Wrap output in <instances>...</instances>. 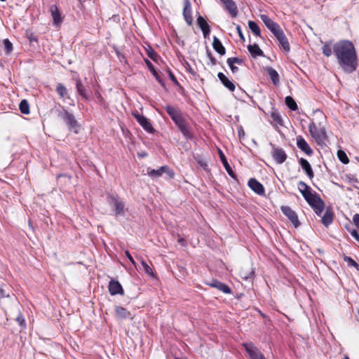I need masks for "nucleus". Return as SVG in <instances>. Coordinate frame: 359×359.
Listing matches in <instances>:
<instances>
[{"label": "nucleus", "instance_id": "1", "mask_svg": "<svg viewBox=\"0 0 359 359\" xmlns=\"http://www.w3.org/2000/svg\"><path fill=\"white\" fill-rule=\"evenodd\" d=\"M333 53L339 67L346 73L355 72L358 65L357 51L352 41L340 40L333 45Z\"/></svg>", "mask_w": 359, "mask_h": 359}, {"label": "nucleus", "instance_id": "2", "mask_svg": "<svg viewBox=\"0 0 359 359\" xmlns=\"http://www.w3.org/2000/svg\"><path fill=\"white\" fill-rule=\"evenodd\" d=\"M298 189L315 212L320 216L325 208L323 201L316 193H313L311 187L302 181L298 183Z\"/></svg>", "mask_w": 359, "mask_h": 359}, {"label": "nucleus", "instance_id": "3", "mask_svg": "<svg viewBox=\"0 0 359 359\" xmlns=\"http://www.w3.org/2000/svg\"><path fill=\"white\" fill-rule=\"evenodd\" d=\"M107 203L111 208L112 215L117 216H125L127 208L125 202L117 195L108 194L107 196Z\"/></svg>", "mask_w": 359, "mask_h": 359}, {"label": "nucleus", "instance_id": "4", "mask_svg": "<svg viewBox=\"0 0 359 359\" xmlns=\"http://www.w3.org/2000/svg\"><path fill=\"white\" fill-rule=\"evenodd\" d=\"M309 130L318 144L324 143L327 140L325 128L321 123L316 125L314 122H311L309 126Z\"/></svg>", "mask_w": 359, "mask_h": 359}, {"label": "nucleus", "instance_id": "5", "mask_svg": "<svg viewBox=\"0 0 359 359\" xmlns=\"http://www.w3.org/2000/svg\"><path fill=\"white\" fill-rule=\"evenodd\" d=\"M57 116L62 119L69 130H74L76 133H78L79 123L74 116L67 111L65 109L57 110Z\"/></svg>", "mask_w": 359, "mask_h": 359}, {"label": "nucleus", "instance_id": "6", "mask_svg": "<svg viewBox=\"0 0 359 359\" xmlns=\"http://www.w3.org/2000/svg\"><path fill=\"white\" fill-rule=\"evenodd\" d=\"M260 18L265 26L273 33L276 38L283 32L280 25L275 22L267 15L262 14L260 15Z\"/></svg>", "mask_w": 359, "mask_h": 359}, {"label": "nucleus", "instance_id": "7", "mask_svg": "<svg viewBox=\"0 0 359 359\" xmlns=\"http://www.w3.org/2000/svg\"><path fill=\"white\" fill-rule=\"evenodd\" d=\"M243 346L250 359H266L259 349L252 343H245L243 344Z\"/></svg>", "mask_w": 359, "mask_h": 359}, {"label": "nucleus", "instance_id": "8", "mask_svg": "<svg viewBox=\"0 0 359 359\" xmlns=\"http://www.w3.org/2000/svg\"><path fill=\"white\" fill-rule=\"evenodd\" d=\"M163 173H166L169 178H172L175 175L173 170L167 165L161 166L157 170L148 169L147 170V174L152 178H158Z\"/></svg>", "mask_w": 359, "mask_h": 359}, {"label": "nucleus", "instance_id": "9", "mask_svg": "<svg viewBox=\"0 0 359 359\" xmlns=\"http://www.w3.org/2000/svg\"><path fill=\"white\" fill-rule=\"evenodd\" d=\"M280 209L282 212L289 219L295 228L299 226L298 216L294 210L289 206H282Z\"/></svg>", "mask_w": 359, "mask_h": 359}, {"label": "nucleus", "instance_id": "10", "mask_svg": "<svg viewBox=\"0 0 359 359\" xmlns=\"http://www.w3.org/2000/svg\"><path fill=\"white\" fill-rule=\"evenodd\" d=\"M183 16L187 25H191L193 18L191 5L189 0H184Z\"/></svg>", "mask_w": 359, "mask_h": 359}, {"label": "nucleus", "instance_id": "11", "mask_svg": "<svg viewBox=\"0 0 359 359\" xmlns=\"http://www.w3.org/2000/svg\"><path fill=\"white\" fill-rule=\"evenodd\" d=\"M133 115L145 130L147 132H151L153 130L151 123L145 116L138 112L133 113Z\"/></svg>", "mask_w": 359, "mask_h": 359}, {"label": "nucleus", "instance_id": "12", "mask_svg": "<svg viewBox=\"0 0 359 359\" xmlns=\"http://www.w3.org/2000/svg\"><path fill=\"white\" fill-rule=\"evenodd\" d=\"M206 284L211 287L217 289L224 294H230L231 292V288L227 285L217 280L213 279L210 282H207Z\"/></svg>", "mask_w": 359, "mask_h": 359}, {"label": "nucleus", "instance_id": "13", "mask_svg": "<svg viewBox=\"0 0 359 359\" xmlns=\"http://www.w3.org/2000/svg\"><path fill=\"white\" fill-rule=\"evenodd\" d=\"M175 123L177 126L178 128L186 138H191L192 135L189 131V126L183 116L175 121Z\"/></svg>", "mask_w": 359, "mask_h": 359}, {"label": "nucleus", "instance_id": "14", "mask_svg": "<svg viewBox=\"0 0 359 359\" xmlns=\"http://www.w3.org/2000/svg\"><path fill=\"white\" fill-rule=\"evenodd\" d=\"M50 12L53 18V24L55 27H58L62 22L61 13L56 5H51Z\"/></svg>", "mask_w": 359, "mask_h": 359}, {"label": "nucleus", "instance_id": "15", "mask_svg": "<svg viewBox=\"0 0 359 359\" xmlns=\"http://www.w3.org/2000/svg\"><path fill=\"white\" fill-rule=\"evenodd\" d=\"M297 146L306 155L311 156L313 153L309 144L301 135H299L297 137Z\"/></svg>", "mask_w": 359, "mask_h": 359}, {"label": "nucleus", "instance_id": "16", "mask_svg": "<svg viewBox=\"0 0 359 359\" xmlns=\"http://www.w3.org/2000/svg\"><path fill=\"white\" fill-rule=\"evenodd\" d=\"M249 187L257 194L262 196L264 194V188L263 185L255 178L249 180L248 183Z\"/></svg>", "mask_w": 359, "mask_h": 359}, {"label": "nucleus", "instance_id": "17", "mask_svg": "<svg viewBox=\"0 0 359 359\" xmlns=\"http://www.w3.org/2000/svg\"><path fill=\"white\" fill-rule=\"evenodd\" d=\"M272 156L274 161L278 164L283 163L287 158L285 151L281 148L273 147Z\"/></svg>", "mask_w": 359, "mask_h": 359}, {"label": "nucleus", "instance_id": "18", "mask_svg": "<svg viewBox=\"0 0 359 359\" xmlns=\"http://www.w3.org/2000/svg\"><path fill=\"white\" fill-rule=\"evenodd\" d=\"M224 5L226 10L232 18H236L238 15V8L236 3L233 0H220Z\"/></svg>", "mask_w": 359, "mask_h": 359}, {"label": "nucleus", "instance_id": "19", "mask_svg": "<svg viewBox=\"0 0 359 359\" xmlns=\"http://www.w3.org/2000/svg\"><path fill=\"white\" fill-rule=\"evenodd\" d=\"M109 292L111 295L123 294V289L120 283L115 280H111L109 283Z\"/></svg>", "mask_w": 359, "mask_h": 359}, {"label": "nucleus", "instance_id": "20", "mask_svg": "<svg viewBox=\"0 0 359 359\" xmlns=\"http://www.w3.org/2000/svg\"><path fill=\"white\" fill-rule=\"evenodd\" d=\"M114 311L115 317L118 319L123 320L126 318H133L131 313L122 306H115Z\"/></svg>", "mask_w": 359, "mask_h": 359}, {"label": "nucleus", "instance_id": "21", "mask_svg": "<svg viewBox=\"0 0 359 359\" xmlns=\"http://www.w3.org/2000/svg\"><path fill=\"white\" fill-rule=\"evenodd\" d=\"M299 163L302 168L305 171L307 176L309 177V179L312 180L314 177V173L309 161L303 158H301L299 160Z\"/></svg>", "mask_w": 359, "mask_h": 359}, {"label": "nucleus", "instance_id": "22", "mask_svg": "<svg viewBox=\"0 0 359 359\" xmlns=\"http://www.w3.org/2000/svg\"><path fill=\"white\" fill-rule=\"evenodd\" d=\"M167 113L169 114V116L171 117L172 120L175 122L178 119L182 117V115L180 110L171 105H167L165 107Z\"/></svg>", "mask_w": 359, "mask_h": 359}, {"label": "nucleus", "instance_id": "23", "mask_svg": "<svg viewBox=\"0 0 359 359\" xmlns=\"http://www.w3.org/2000/svg\"><path fill=\"white\" fill-rule=\"evenodd\" d=\"M217 76L222 83L230 91H233L235 90L236 87L233 83L231 82L223 73H218Z\"/></svg>", "mask_w": 359, "mask_h": 359}, {"label": "nucleus", "instance_id": "24", "mask_svg": "<svg viewBox=\"0 0 359 359\" xmlns=\"http://www.w3.org/2000/svg\"><path fill=\"white\" fill-rule=\"evenodd\" d=\"M76 88L78 93L85 100H88L89 95L87 93V90L84 86L83 85L81 79L79 78H76Z\"/></svg>", "mask_w": 359, "mask_h": 359}, {"label": "nucleus", "instance_id": "25", "mask_svg": "<svg viewBox=\"0 0 359 359\" xmlns=\"http://www.w3.org/2000/svg\"><path fill=\"white\" fill-rule=\"evenodd\" d=\"M276 39L278 41L280 46L284 50V51H285L286 53L290 52V43L284 32H283L281 34L277 36Z\"/></svg>", "mask_w": 359, "mask_h": 359}, {"label": "nucleus", "instance_id": "26", "mask_svg": "<svg viewBox=\"0 0 359 359\" xmlns=\"http://www.w3.org/2000/svg\"><path fill=\"white\" fill-rule=\"evenodd\" d=\"M212 47L214 50L219 55H224L226 53V49L217 36L213 37Z\"/></svg>", "mask_w": 359, "mask_h": 359}, {"label": "nucleus", "instance_id": "27", "mask_svg": "<svg viewBox=\"0 0 359 359\" xmlns=\"http://www.w3.org/2000/svg\"><path fill=\"white\" fill-rule=\"evenodd\" d=\"M248 50L253 57H256L257 56H264L263 51L260 49L257 44L255 43L253 45L248 46Z\"/></svg>", "mask_w": 359, "mask_h": 359}, {"label": "nucleus", "instance_id": "28", "mask_svg": "<svg viewBox=\"0 0 359 359\" xmlns=\"http://www.w3.org/2000/svg\"><path fill=\"white\" fill-rule=\"evenodd\" d=\"M322 223L328 226L333 222V212L332 210L327 209L321 219Z\"/></svg>", "mask_w": 359, "mask_h": 359}, {"label": "nucleus", "instance_id": "29", "mask_svg": "<svg viewBox=\"0 0 359 359\" xmlns=\"http://www.w3.org/2000/svg\"><path fill=\"white\" fill-rule=\"evenodd\" d=\"M219 157L220 159L225 168V170H226L227 173L232 177L235 178V175L233 173V170L231 169L230 165L227 162V160L224 156V154L222 153L221 150H219Z\"/></svg>", "mask_w": 359, "mask_h": 359}, {"label": "nucleus", "instance_id": "30", "mask_svg": "<svg viewBox=\"0 0 359 359\" xmlns=\"http://www.w3.org/2000/svg\"><path fill=\"white\" fill-rule=\"evenodd\" d=\"M266 72L274 85L279 83V75L276 69L272 67H267Z\"/></svg>", "mask_w": 359, "mask_h": 359}, {"label": "nucleus", "instance_id": "31", "mask_svg": "<svg viewBox=\"0 0 359 359\" xmlns=\"http://www.w3.org/2000/svg\"><path fill=\"white\" fill-rule=\"evenodd\" d=\"M254 275V270L252 268L241 269L239 272V276L244 280L251 278Z\"/></svg>", "mask_w": 359, "mask_h": 359}, {"label": "nucleus", "instance_id": "32", "mask_svg": "<svg viewBox=\"0 0 359 359\" xmlns=\"http://www.w3.org/2000/svg\"><path fill=\"white\" fill-rule=\"evenodd\" d=\"M248 27L251 32L257 36L261 37V30L258 25L252 21L250 20L248 22Z\"/></svg>", "mask_w": 359, "mask_h": 359}, {"label": "nucleus", "instance_id": "33", "mask_svg": "<svg viewBox=\"0 0 359 359\" xmlns=\"http://www.w3.org/2000/svg\"><path fill=\"white\" fill-rule=\"evenodd\" d=\"M19 109L23 114H29V105L28 102L26 100H22L19 104Z\"/></svg>", "mask_w": 359, "mask_h": 359}, {"label": "nucleus", "instance_id": "34", "mask_svg": "<svg viewBox=\"0 0 359 359\" xmlns=\"http://www.w3.org/2000/svg\"><path fill=\"white\" fill-rule=\"evenodd\" d=\"M323 54L326 57H330L333 53V46L330 43H325L322 48Z\"/></svg>", "mask_w": 359, "mask_h": 359}, {"label": "nucleus", "instance_id": "35", "mask_svg": "<svg viewBox=\"0 0 359 359\" xmlns=\"http://www.w3.org/2000/svg\"><path fill=\"white\" fill-rule=\"evenodd\" d=\"M285 104L288 107V108H290L292 111H295L298 108L296 102L290 96H287L285 97Z\"/></svg>", "mask_w": 359, "mask_h": 359}, {"label": "nucleus", "instance_id": "36", "mask_svg": "<svg viewBox=\"0 0 359 359\" xmlns=\"http://www.w3.org/2000/svg\"><path fill=\"white\" fill-rule=\"evenodd\" d=\"M197 24L201 28V30L203 29H207L210 28L209 25L208 24L207 21L205 20L203 17L201 15H198L197 18Z\"/></svg>", "mask_w": 359, "mask_h": 359}, {"label": "nucleus", "instance_id": "37", "mask_svg": "<svg viewBox=\"0 0 359 359\" xmlns=\"http://www.w3.org/2000/svg\"><path fill=\"white\" fill-rule=\"evenodd\" d=\"M56 91L62 98H64L67 95V89L62 83L57 84L56 87Z\"/></svg>", "mask_w": 359, "mask_h": 359}, {"label": "nucleus", "instance_id": "38", "mask_svg": "<svg viewBox=\"0 0 359 359\" xmlns=\"http://www.w3.org/2000/svg\"><path fill=\"white\" fill-rule=\"evenodd\" d=\"M344 260L348 264L349 266H353L355 268L357 271H359V264L355 262L351 257L346 256L344 257Z\"/></svg>", "mask_w": 359, "mask_h": 359}, {"label": "nucleus", "instance_id": "39", "mask_svg": "<svg viewBox=\"0 0 359 359\" xmlns=\"http://www.w3.org/2000/svg\"><path fill=\"white\" fill-rule=\"evenodd\" d=\"M3 44L4 46V49L6 54H10L11 51L13 50V44L8 39H6L3 41Z\"/></svg>", "mask_w": 359, "mask_h": 359}, {"label": "nucleus", "instance_id": "40", "mask_svg": "<svg viewBox=\"0 0 359 359\" xmlns=\"http://www.w3.org/2000/svg\"><path fill=\"white\" fill-rule=\"evenodd\" d=\"M337 156L340 161H341L343 163L346 164L349 162L348 158L347 157L346 153L341 150L338 151Z\"/></svg>", "mask_w": 359, "mask_h": 359}, {"label": "nucleus", "instance_id": "41", "mask_svg": "<svg viewBox=\"0 0 359 359\" xmlns=\"http://www.w3.org/2000/svg\"><path fill=\"white\" fill-rule=\"evenodd\" d=\"M141 264L144 270V272L149 275V276H154V273H153V271L152 269H151V267L147 264V262L143 260V259H141Z\"/></svg>", "mask_w": 359, "mask_h": 359}, {"label": "nucleus", "instance_id": "42", "mask_svg": "<svg viewBox=\"0 0 359 359\" xmlns=\"http://www.w3.org/2000/svg\"><path fill=\"white\" fill-rule=\"evenodd\" d=\"M147 51L149 57H150L154 61H157L158 55L152 48H150L149 49L147 50Z\"/></svg>", "mask_w": 359, "mask_h": 359}, {"label": "nucleus", "instance_id": "43", "mask_svg": "<svg viewBox=\"0 0 359 359\" xmlns=\"http://www.w3.org/2000/svg\"><path fill=\"white\" fill-rule=\"evenodd\" d=\"M226 62L228 65L242 64L243 62L242 59L238 57H229L227 59Z\"/></svg>", "mask_w": 359, "mask_h": 359}, {"label": "nucleus", "instance_id": "44", "mask_svg": "<svg viewBox=\"0 0 359 359\" xmlns=\"http://www.w3.org/2000/svg\"><path fill=\"white\" fill-rule=\"evenodd\" d=\"M144 62L147 67H149V70L153 73L154 76H155L156 78L158 79V78L157 76V72H156L152 63L148 59H144Z\"/></svg>", "mask_w": 359, "mask_h": 359}, {"label": "nucleus", "instance_id": "45", "mask_svg": "<svg viewBox=\"0 0 359 359\" xmlns=\"http://www.w3.org/2000/svg\"><path fill=\"white\" fill-rule=\"evenodd\" d=\"M271 116L274 121L279 124H281L282 118L278 112H272Z\"/></svg>", "mask_w": 359, "mask_h": 359}, {"label": "nucleus", "instance_id": "46", "mask_svg": "<svg viewBox=\"0 0 359 359\" xmlns=\"http://www.w3.org/2000/svg\"><path fill=\"white\" fill-rule=\"evenodd\" d=\"M16 321L19 323V325L23 327H25L26 326V324H25V320L23 317V316L20 313L17 318H16Z\"/></svg>", "mask_w": 359, "mask_h": 359}, {"label": "nucleus", "instance_id": "47", "mask_svg": "<svg viewBox=\"0 0 359 359\" xmlns=\"http://www.w3.org/2000/svg\"><path fill=\"white\" fill-rule=\"evenodd\" d=\"M353 222L355 226L359 229V214L356 213L353 217Z\"/></svg>", "mask_w": 359, "mask_h": 359}, {"label": "nucleus", "instance_id": "48", "mask_svg": "<svg viewBox=\"0 0 359 359\" xmlns=\"http://www.w3.org/2000/svg\"><path fill=\"white\" fill-rule=\"evenodd\" d=\"M351 235L359 243V233L355 229L350 231Z\"/></svg>", "mask_w": 359, "mask_h": 359}, {"label": "nucleus", "instance_id": "49", "mask_svg": "<svg viewBox=\"0 0 359 359\" xmlns=\"http://www.w3.org/2000/svg\"><path fill=\"white\" fill-rule=\"evenodd\" d=\"M125 254H126V257H128V259H129V261L131 262V264L135 266L136 263H135L134 259L133 258V257L131 256V255L130 254L129 251L126 250Z\"/></svg>", "mask_w": 359, "mask_h": 359}, {"label": "nucleus", "instance_id": "50", "mask_svg": "<svg viewBox=\"0 0 359 359\" xmlns=\"http://www.w3.org/2000/svg\"><path fill=\"white\" fill-rule=\"evenodd\" d=\"M236 31H237V32L238 34V36L241 38V39L242 41H245V37H244V35H243V34L242 32V29H241V27L240 25H237L236 26Z\"/></svg>", "mask_w": 359, "mask_h": 359}, {"label": "nucleus", "instance_id": "51", "mask_svg": "<svg viewBox=\"0 0 359 359\" xmlns=\"http://www.w3.org/2000/svg\"><path fill=\"white\" fill-rule=\"evenodd\" d=\"M201 31L203 32L204 38H207L210 33V28L207 29H203Z\"/></svg>", "mask_w": 359, "mask_h": 359}, {"label": "nucleus", "instance_id": "52", "mask_svg": "<svg viewBox=\"0 0 359 359\" xmlns=\"http://www.w3.org/2000/svg\"><path fill=\"white\" fill-rule=\"evenodd\" d=\"M232 72V73L235 74L238 72V68L236 67L234 65H228Z\"/></svg>", "mask_w": 359, "mask_h": 359}, {"label": "nucleus", "instance_id": "53", "mask_svg": "<svg viewBox=\"0 0 359 359\" xmlns=\"http://www.w3.org/2000/svg\"><path fill=\"white\" fill-rule=\"evenodd\" d=\"M168 74H169V77H170V79L173 82H175V83H177V79H176V78H175V76H174V74H173L170 71H169V72H168Z\"/></svg>", "mask_w": 359, "mask_h": 359}, {"label": "nucleus", "instance_id": "54", "mask_svg": "<svg viewBox=\"0 0 359 359\" xmlns=\"http://www.w3.org/2000/svg\"><path fill=\"white\" fill-rule=\"evenodd\" d=\"M8 294H6L3 288L0 287V298H3L5 297H8Z\"/></svg>", "mask_w": 359, "mask_h": 359}, {"label": "nucleus", "instance_id": "55", "mask_svg": "<svg viewBox=\"0 0 359 359\" xmlns=\"http://www.w3.org/2000/svg\"><path fill=\"white\" fill-rule=\"evenodd\" d=\"M209 57H210V61H211L212 64L213 65H216L217 61H216L215 58V57H213L211 55V54H210V53H209Z\"/></svg>", "mask_w": 359, "mask_h": 359}, {"label": "nucleus", "instance_id": "56", "mask_svg": "<svg viewBox=\"0 0 359 359\" xmlns=\"http://www.w3.org/2000/svg\"><path fill=\"white\" fill-rule=\"evenodd\" d=\"M244 135H245V133H244V130L243 129H241V130L238 131V135H239L240 138L241 137H243Z\"/></svg>", "mask_w": 359, "mask_h": 359}, {"label": "nucleus", "instance_id": "57", "mask_svg": "<svg viewBox=\"0 0 359 359\" xmlns=\"http://www.w3.org/2000/svg\"><path fill=\"white\" fill-rule=\"evenodd\" d=\"M184 242H185V241H184V240L183 238H180V239H179V243H180L183 244Z\"/></svg>", "mask_w": 359, "mask_h": 359}, {"label": "nucleus", "instance_id": "58", "mask_svg": "<svg viewBox=\"0 0 359 359\" xmlns=\"http://www.w3.org/2000/svg\"><path fill=\"white\" fill-rule=\"evenodd\" d=\"M343 359H350V358H349L348 356H346H346H344V357L343 358Z\"/></svg>", "mask_w": 359, "mask_h": 359}]
</instances>
